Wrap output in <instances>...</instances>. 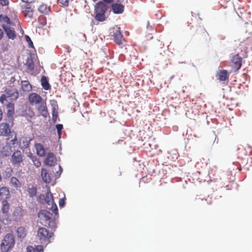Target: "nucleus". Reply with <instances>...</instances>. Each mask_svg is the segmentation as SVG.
Wrapping results in <instances>:
<instances>
[{"label":"nucleus","instance_id":"12","mask_svg":"<svg viewBox=\"0 0 252 252\" xmlns=\"http://www.w3.org/2000/svg\"><path fill=\"white\" fill-rule=\"evenodd\" d=\"M6 143L11 148L14 149L18 144L16 133L13 132L10 134L6 139Z\"/></svg>","mask_w":252,"mask_h":252},{"label":"nucleus","instance_id":"47","mask_svg":"<svg viewBox=\"0 0 252 252\" xmlns=\"http://www.w3.org/2000/svg\"><path fill=\"white\" fill-rule=\"evenodd\" d=\"M244 14L243 12L240 11L239 13H237L238 16L241 19L243 18V15Z\"/></svg>","mask_w":252,"mask_h":252},{"label":"nucleus","instance_id":"3","mask_svg":"<svg viewBox=\"0 0 252 252\" xmlns=\"http://www.w3.org/2000/svg\"><path fill=\"white\" fill-rule=\"evenodd\" d=\"M15 244L14 236L12 234H6L2 240L0 244L1 252H8L12 250Z\"/></svg>","mask_w":252,"mask_h":252},{"label":"nucleus","instance_id":"6","mask_svg":"<svg viewBox=\"0 0 252 252\" xmlns=\"http://www.w3.org/2000/svg\"><path fill=\"white\" fill-rule=\"evenodd\" d=\"M10 204L6 200H3L1 202V211L0 214V220L4 224H9L11 223V219L9 214Z\"/></svg>","mask_w":252,"mask_h":252},{"label":"nucleus","instance_id":"40","mask_svg":"<svg viewBox=\"0 0 252 252\" xmlns=\"http://www.w3.org/2000/svg\"><path fill=\"white\" fill-rule=\"evenodd\" d=\"M56 126L57 129L58 134L59 137H60L62 134V130L63 128V126L62 124H58Z\"/></svg>","mask_w":252,"mask_h":252},{"label":"nucleus","instance_id":"23","mask_svg":"<svg viewBox=\"0 0 252 252\" xmlns=\"http://www.w3.org/2000/svg\"><path fill=\"white\" fill-rule=\"evenodd\" d=\"M56 158L53 153H49L45 159V163L46 165L52 166L56 163Z\"/></svg>","mask_w":252,"mask_h":252},{"label":"nucleus","instance_id":"34","mask_svg":"<svg viewBox=\"0 0 252 252\" xmlns=\"http://www.w3.org/2000/svg\"><path fill=\"white\" fill-rule=\"evenodd\" d=\"M10 184H11V186H13L16 189L20 188L21 185L19 180L15 177H12L11 178Z\"/></svg>","mask_w":252,"mask_h":252},{"label":"nucleus","instance_id":"15","mask_svg":"<svg viewBox=\"0 0 252 252\" xmlns=\"http://www.w3.org/2000/svg\"><path fill=\"white\" fill-rule=\"evenodd\" d=\"M36 106L37 110L38 113L44 117L47 118L48 115V109L46 105V102L44 100L41 103L38 104Z\"/></svg>","mask_w":252,"mask_h":252},{"label":"nucleus","instance_id":"28","mask_svg":"<svg viewBox=\"0 0 252 252\" xmlns=\"http://www.w3.org/2000/svg\"><path fill=\"white\" fill-rule=\"evenodd\" d=\"M50 10V6H48L45 3L40 4L38 8V11L44 14H48Z\"/></svg>","mask_w":252,"mask_h":252},{"label":"nucleus","instance_id":"1","mask_svg":"<svg viewBox=\"0 0 252 252\" xmlns=\"http://www.w3.org/2000/svg\"><path fill=\"white\" fill-rule=\"evenodd\" d=\"M38 217L41 224L54 229L57 227L55 219L53 218V214L47 210H40L38 213Z\"/></svg>","mask_w":252,"mask_h":252},{"label":"nucleus","instance_id":"46","mask_svg":"<svg viewBox=\"0 0 252 252\" xmlns=\"http://www.w3.org/2000/svg\"><path fill=\"white\" fill-rule=\"evenodd\" d=\"M52 115H53V119H55L57 118V115H58V112L56 111L55 109L53 110L52 112Z\"/></svg>","mask_w":252,"mask_h":252},{"label":"nucleus","instance_id":"33","mask_svg":"<svg viewBox=\"0 0 252 252\" xmlns=\"http://www.w3.org/2000/svg\"><path fill=\"white\" fill-rule=\"evenodd\" d=\"M27 252H43V247L42 246L38 245L35 248L32 246H28L27 248Z\"/></svg>","mask_w":252,"mask_h":252},{"label":"nucleus","instance_id":"38","mask_svg":"<svg viewBox=\"0 0 252 252\" xmlns=\"http://www.w3.org/2000/svg\"><path fill=\"white\" fill-rule=\"evenodd\" d=\"M0 20L1 22L5 23V25H10L11 24L10 19L6 16L0 15Z\"/></svg>","mask_w":252,"mask_h":252},{"label":"nucleus","instance_id":"31","mask_svg":"<svg viewBox=\"0 0 252 252\" xmlns=\"http://www.w3.org/2000/svg\"><path fill=\"white\" fill-rule=\"evenodd\" d=\"M13 151V149L11 148L8 144L5 145L2 147L0 151L1 154L4 156H7L10 155Z\"/></svg>","mask_w":252,"mask_h":252},{"label":"nucleus","instance_id":"10","mask_svg":"<svg viewBox=\"0 0 252 252\" xmlns=\"http://www.w3.org/2000/svg\"><path fill=\"white\" fill-rule=\"evenodd\" d=\"M30 104L32 106H37L44 101L43 98L36 93H31L28 98Z\"/></svg>","mask_w":252,"mask_h":252},{"label":"nucleus","instance_id":"37","mask_svg":"<svg viewBox=\"0 0 252 252\" xmlns=\"http://www.w3.org/2000/svg\"><path fill=\"white\" fill-rule=\"evenodd\" d=\"M28 192L30 197L36 196L37 193V189L35 187H32L28 189Z\"/></svg>","mask_w":252,"mask_h":252},{"label":"nucleus","instance_id":"5","mask_svg":"<svg viewBox=\"0 0 252 252\" xmlns=\"http://www.w3.org/2000/svg\"><path fill=\"white\" fill-rule=\"evenodd\" d=\"M19 96L18 90L16 87H8L4 91V94L0 96V102L4 104L7 101V98H9L11 100H16Z\"/></svg>","mask_w":252,"mask_h":252},{"label":"nucleus","instance_id":"35","mask_svg":"<svg viewBox=\"0 0 252 252\" xmlns=\"http://www.w3.org/2000/svg\"><path fill=\"white\" fill-rule=\"evenodd\" d=\"M27 69L32 71L34 68V64L32 58H28L25 63Z\"/></svg>","mask_w":252,"mask_h":252},{"label":"nucleus","instance_id":"44","mask_svg":"<svg viewBox=\"0 0 252 252\" xmlns=\"http://www.w3.org/2000/svg\"><path fill=\"white\" fill-rule=\"evenodd\" d=\"M0 3L2 6H6L9 4L8 0H0Z\"/></svg>","mask_w":252,"mask_h":252},{"label":"nucleus","instance_id":"8","mask_svg":"<svg viewBox=\"0 0 252 252\" xmlns=\"http://www.w3.org/2000/svg\"><path fill=\"white\" fill-rule=\"evenodd\" d=\"M242 59L238 54L234 55L231 59L230 66L232 71L236 72L241 67Z\"/></svg>","mask_w":252,"mask_h":252},{"label":"nucleus","instance_id":"50","mask_svg":"<svg viewBox=\"0 0 252 252\" xmlns=\"http://www.w3.org/2000/svg\"><path fill=\"white\" fill-rule=\"evenodd\" d=\"M3 117V113L1 109L0 108V121L2 120Z\"/></svg>","mask_w":252,"mask_h":252},{"label":"nucleus","instance_id":"43","mask_svg":"<svg viewBox=\"0 0 252 252\" xmlns=\"http://www.w3.org/2000/svg\"><path fill=\"white\" fill-rule=\"evenodd\" d=\"M65 198H60L59 201V206L60 207H64L65 205Z\"/></svg>","mask_w":252,"mask_h":252},{"label":"nucleus","instance_id":"19","mask_svg":"<svg viewBox=\"0 0 252 252\" xmlns=\"http://www.w3.org/2000/svg\"><path fill=\"white\" fill-rule=\"evenodd\" d=\"M31 140V138L26 136L21 137L18 142L19 148L22 150L27 148L30 145Z\"/></svg>","mask_w":252,"mask_h":252},{"label":"nucleus","instance_id":"32","mask_svg":"<svg viewBox=\"0 0 252 252\" xmlns=\"http://www.w3.org/2000/svg\"><path fill=\"white\" fill-rule=\"evenodd\" d=\"M16 233L19 238H24L27 235V230L25 227L20 226L17 228Z\"/></svg>","mask_w":252,"mask_h":252},{"label":"nucleus","instance_id":"25","mask_svg":"<svg viewBox=\"0 0 252 252\" xmlns=\"http://www.w3.org/2000/svg\"><path fill=\"white\" fill-rule=\"evenodd\" d=\"M112 9L115 14H120L124 10V6L120 3H113L112 4Z\"/></svg>","mask_w":252,"mask_h":252},{"label":"nucleus","instance_id":"30","mask_svg":"<svg viewBox=\"0 0 252 252\" xmlns=\"http://www.w3.org/2000/svg\"><path fill=\"white\" fill-rule=\"evenodd\" d=\"M41 86L45 90H49L51 88V86L49 83L47 78L45 76H42L41 78Z\"/></svg>","mask_w":252,"mask_h":252},{"label":"nucleus","instance_id":"13","mask_svg":"<svg viewBox=\"0 0 252 252\" xmlns=\"http://www.w3.org/2000/svg\"><path fill=\"white\" fill-rule=\"evenodd\" d=\"M112 33V36L114 37L113 39L114 41L118 45H121L123 43V35L120 30V28L113 29Z\"/></svg>","mask_w":252,"mask_h":252},{"label":"nucleus","instance_id":"53","mask_svg":"<svg viewBox=\"0 0 252 252\" xmlns=\"http://www.w3.org/2000/svg\"><path fill=\"white\" fill-rule=\"evenodd\" d=\"M202 201H205L206 200H203V199L201 200Z\"/></svg>","mask_w":252,"mask_h":252},{"label":"nucleus","instance_id":"4","mask_svg":"<svg viewBox=\"0 0 252 252\" xmlns=\"http://www.w3.org/2000/svg\"><path fill=\"white\" fill-rule=\"evenodd\" d=\"M107 8V5L104 2H98L95 4L94 8V12L95 13V19L99 22L104 21L106 19L105 13Z\"/></svg>","mask_w":252,"mask_h":252},{"label":"nucleus","instance_id":"7","mask_svg":"<svg viewBox=\"0 0 252 252\" xmlns=\"http://www.w3.org/2000/svg\"><path fill=\"white\" fill-rule=\"evenodd\" d=\"M192 32L198 40L202 41H207L209 39V34L204 28L198 25L191 26Z\"/></svg>","mask_w":252,"mask_h":252},{"label":"nucleus","instance_id":"22","mask_svg":"<svg viewBox=\"0 0 252 252\" xmlns=\"http://www.w3.org/2000/svg\"><path fill=\"white\" fill-rule=\"evenodd\" d=\"M21 89L25 94L29 93L32 90V87L29 81L22 80L21 81Z\"/></svg>","mask_w":252,"mask_h":252},{"label":"nucleus","instance_id":"48","mask_svg":"<svg viewBox=\"0 0 252 252\" xmlns=\"http://www.w3.org/2000/svg\"><path fill=\"white\" fill-rule=\"evenodd\" d=\"M3 36V31L1 29H0V40L2 38Z\"/></svg>","mask_w":252,"mask_h":252},{"label":"nucleus","instance_id":"21","mask_svg":"<svg viewBox=\"0 0 252 252\" xmlns=\"http://www.w3.org/2000/svg\"><path fill=\"white\" fill-rule=\"evenodd\" d=\"M11 195L10 194L9 189L6 187H2L0 188V198L3 200H7L10 199Z\"/></svg>","mask_w":252,"mask_h":252},{"label":"nucleus","instance_id":"27","mask_svg":"<svg viewBox=\"0 0 252 252\" xmlns=\"http://www.w3.org/2000/svg\"><path fill=\"white\" fill-rule=\"evenodd\" d=\"M35 147L36 150V154L40 157H43L45 156V151L43 146L40 143L35 144Z\"/></svg>","mask_w":252,"mask_h":252},{"label":"nucleus","instance_id":"29","mask_svg":"<svg viewBox=\"0 0 252 252\" xmlns=\"http://www.w3.org/2000/svg\"><path fill=\"white\" fill-rule=\"evenodd\" d=\"M41 176L42 180L46 183H50L51 182V178L47 171L46 169L42 168L41 170Z\"/></svg>","mask_w":252,"mask_h":252},{"label":"nucleus","instance_id":"36","mask_svg":"<svg viewBox=\"0 0 252 252\" xmlns=\"http://www.w3.org/2000/svg\"><path fill=\"white\" fill-rule=\"evenodd\" d=\"M31 158L33 163V164L37 167H39L41 166V162L39 160L34 156H32Z\"/></svg>","mask_w":252,"mask_h":252},{"label":"nucleus","instance_id":"11","mask_svg":"<svg viewBox=\"0 0 252 252\" xmlns=\"http://www.w3.org/2000/svg\"><path fill=\"white\" fill-rule=\"evenodd\" d=\"M24 156L21 152L19 150H16L14 152L11 157V162L13 164H19L23 161Z\"/></svg>","mask_w":252,"mask_h":252},{"label":"nucleus","instance_id":"45","mask_svg":"<svg viewBox=\"0 0 252 252\" xmlns=\"http://www.w3.org/2000/svg\"><path fill=\"white\" fill-rule=\"evenodd\" d=\"M23 2L27 4H32L34 2V0H21Z\"/></svg>","mask_w":252,"mask_h":252},{"label":"nucleus","instance_id":"51","mask_svg":"<svg viewBox=\"0 0 252 252\" xmlns=\"http://www.w3.org/2000/svg\"><path fill=\"white\" fill-rule=\"evenodd\" d=\"M2 181V176L0 173V183Z\"/></svg>","mask_w":252,"mask_h":252},{"label":"nucleus","instance_id":"42","mask_svg":"<svg viewBox=\"0 0 252 252\" xmlns=\"http://www.w3.org/2000/svg\"><path fill=\"white\" fill-rule=\"evenodd\" d=\"M58 2L64 6H68L69 4V0H58Z\"/></svg>","mask_w":252,"mask_h":252},{"label":"nucleus","instance_id":"18","mask_svg":"<svg viewBox=\"0 0 252 252\" xmlns=\"http://www.w3.org/2000/svg\"><path fill=\"white\" fill-rule=\"evenodd\" d=\"M2 27L4 29L7 37L11 39H14L16 37V34L14 29L10 27L9 25L3 24Z\"/></svg>","mask_w":252,"mask_h":252},{"label":"nucleus","instance_id":"39","mask_svg":"<svg viewBox=\"0 0 252 252\" xmlns=\"http://www.w3.org/2000/svg\"><path fill=\"white\" fill-rule=\"evenodd\" d=\"M16 79L14 77H11L10 79L8 82V87H16Z\"/></svg>","mask_w":252,"mask_h":252},{"label":"nucleus","instance_id":"20","mask_svg":"<svg viewBox=\"0 0 252 252\" xmlns=\"http://www.w3.org/2000/svg\"><path fill=\"white\" fill-rule=\"evenodd\" d=\"M23 215V210L20 207H16L12 215V218L14 221H18L20 220Z\"/></svg>","mask_w":252,"mask_h":252},{"label":"nucleus","instance_id":"24","mask_svg":"<svg viewBox=\"0 0 252 252\" xmlns=\"http://www.w3.org/2000/svg\"><path fill=\"white\" fill-rule=\"evenodd\" d=\"M216 77L220 81H228L229 75L227 71L225 69L220 70L217 73Z\"/></svg>","mask_w":252,"mask_h":252},{"label":"nucleus","instance_id":"14","mask_svg":"<svg viewBox=\"0 0 252 252\" xmlns=\"http://www.w3.org/2000/svg\"><path fill=\"white\" fill-rule=\"evenodd\" d=\"M30 4L23 5L21 6V9L22 12L25 17L31 18L33 15V9Z\"/></svg>","mask_w":252,"mask_h":252},{"label":"nucleus","instance_id":"52","mask_svg":"<svg viewBox=\"0 0 252 252\" xmlns=\"http://www.w3.org/2000/svg\"><path fill=\"white\" fill-rule=\"evenodd\" d=\"M18 83H19V81H17V84H18Z\"/></svg>","mask_w":252,"mask_h":252},{"label":"nucleus","instance_id":"16","mask_svg":"<svg viewBox=\"0 0 252 252\" xmlns=\"http://www.w3.org/2000/svg\"><path fill=\"white\" fill-rule=\"evenodd\" d=\"M6 115L8 118V121H12L13 120V116L15 114L14 104L12 102H9L6 105Z\"/></svg>","mask_w":252,"mask_h":252},{"label":"nucleus","instance_id":"17","mask_svg":"<svg viewBox=\"0 0 252 252\" xmlns=\"http://www.w3.org/2000/svg\"><path fill=\"white\" fill-rule=\"evenodd\" d=\"M11 133V130L8 124L6 123L0 124V136H6Z\"/></svg>","mask_w":252,"mask_h":252},{"label":"nucleus","instance_id":"9","mask_svg":"<svg viewBox=\"0 0 252 252\" xmlns=\"http://www.w3.org/2000/svg\"><path fill=\"white\" fill-rule=\"evenodd\" d=\"M53 233L49 231L45 227H41L39 228L37 235L40 240L46 241L52 237Z\"/></svg>","mask_w":252,"mask_h":252},{"label":"nucleus","instance_id":"49","mask_svg":"<svg viewBox=\"0 0 252 252\" xmlns=\"http://www.w3.org/2000/svg\"><path fill=\"white\" fill-rule=\"evenodd\" d=\"M103 0L104 3L106 2L107 3H111L114 1V0Z\"/></svg>","mask_w":252,"mask_h":252},{"label":"nucleus","instance_id":"2","mask_svg":"<svg viewBox=\"0 0 252 252\" xmlns=\"http://www.w3.org/2000/svg\"><path fill=\"white\" fill-rule=\"evenodd\" d=\"M39 202L43 204L50 206L48 208L52 211L55 215L58 214V207L55 204L54 199L53 195L51 192L50 189L48 190L47 193L45 195L40 194L39 196Z\"/></svg>","mask_w":252,"mask_h":252},{"label":"nucleus","instance_id":"26","mask_svg":"<svg viewBox=\"0 0 252 252\" xmlns=\"http://www.w3.org/2000/svg\"><path fill=\"white\" fill-rule=\"evenodd\" d=\"M23 116L29 120L32 118L34 116V112L30 107H27L22 112Z\"/></svg>","mask_w":252,"mask_h":252},{"label":"nucleus","instance_id":"41","mask_svg":"<svg viewBox=\"0 0 252 252\" xmlns=\"http://www.w3.org/2000/svg\"><path fill=\"white\" fill-rule=\"evenodd\" d=\"M26 40L28 42L29 45L31 47H33V43L31 39V38L28 35H26L25 36Z\"/></svg>","mask_w":252,"mask_h":252}]
</instances>
